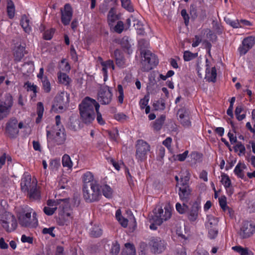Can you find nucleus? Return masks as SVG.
<instances>
[{"label": "nucleus", "instance_id": "1", "mask_svg": "<svg viewBox=\"0 0 255 255\" xmlns=\"http://www.w3.org/2000/svg\"><path fill=\"white\" fill-rule=\"evenodd\" d=\"M99 109L100 105L95 100L86 97L79 105L81 121L86 125H89L95 120L96 113L98 123L101 126L104 125L105 121L99 112Z\"/></svg>", "mask_w": 255, "mask_h": 255}, {"label": "nucleus", "instance_id": "2", "mask_svg": "<svg viewBox=\"0 0 255 255\" xmlns=\"http://www.w3.org/2000/svg\"><path fill=\"white\" fill-rule=\"evenodd\" d=\"M18 221L21 227L35 228L38 226V219L37 214L33 212V209L26 206L23 209L22 212L18 217Z\"/></svg>", "mask_w": 255, "mask_h": 255}, {"label": "nucleus", "instance_id": "3", "mask_svg": "<svg viewBox=\"0 0 255 255\" xmlns=\"http://www.w3.org/2000/svg\"><path fill=\"white\" fill-rule=\"evenodd\" d=\"M91 190L88 189L87 185H84L83 187V198L87 203H92L97 201L101 196L100 189V184L97 181L90 183Z\"/></svg>", "mask_w": 255, "mask_h": 255}, {"label": "nucleus", "instance_id": "4", "mask_svg": "<svg viewBox=\"0 0 255 255\" xmlns=\"http://www.w3.org/2000/svg\"><path fill=\"white\" fill-rule=\"evenodd\" d=\"M142 59L141 64V70L143 72H148L156 67L158 63L157 56L148 50H143L140 51Z\"/></svg>", "mask_w": 255, "mask_h": 255}, {"label": "nucleus", "instance_id": "5", "mask_svg": "<svg viewBox=\"0 0 255 255\" xmlns=\"http://www.w3.org/2000/svg\"><path fill=\"white\" fill-rule=\"evenodd\" d=\"M142 59L141 64V70L143 72H148L156 67L158 63L157 56L148 50H143L140 51Z\"/></svg>", "mask_w": 255, "mask_h": 255}, {"label": "nucleus", "instance_id": "6", "mask_svg": "<svg viewBox=\"0 0 255 255\" xmlns=\"http://www.w3.org/2000/svg\"><path fill=\"white\" fill-rule=\"evenodd\" d=\"M135 158L138 162H142L147 158V153L150 151V145L143 139H138L135 145Z\"/></svg>", "mask_w": 255, "mask_h": 255}, {"label": "nucleus", "instance_id": "7", "mask_svg": "<svg viewBox=\"0 0 255 255\" xmlns=\"http://www.w3.org/2000/svg\"><path fill=\"white\" fill-rule=\"evenodd\" d=\"M148 245L151 253L155 255L160 254L167 248L166 242L160 237H152L148 243Z\"/></svg>", "mask_w": 255, "mask_h": 255}, {"label": "nucleus", "instance_id": "8", "mask_svg": "<svg viewBox=\"0 0 255 255\" xmlns=\"http://www.w3.org/2000/svg\"><path fill=\"white\" fill-rule=\"evenodd\" d=\"M61 201L63 203L60 205L59 207V210H60L59 215L64 220V221L62 222L60 224L61 225H67L73 219L72 215V211L67 199H63Z\"/></svg>", "mask_w": 255, "mask_h": 255}, {"label": "nucleus", "instance_id": "9", "mask_svg": "<svg viewBox=\"0 0 255 255\" xmlns=\"http://www.w3.org/2000/svg\"><path fill=\"white\" fill-rule=\"evenodd\" d=\"M112 89L107 85H103L98 93V100L102 105H108L112 100Z\"/></svg>", "mask_w": 255, "mask_h": 255}, {"label": "nucleus", "instance_id": "10", "mask_svg": "<svg viewBox=\"0 0 255 255\" xmlns=\"http://www.w3.org/2000/svg\"><path fill=\"white\" fill-rule=\"evenodd\" d=\"M1 226L7 232H11L17 226V220L14 215L10 213H5L1 220Z\"/></svg>", "mask_w": 255, "mask_h": 255}, {"label": "nucleus", "instance_id": "11", "mask_svg": "<svg viewBox=\"0 0 255 255\" xmlns=\"http://www.w3.org/2000/svg\"><path fill=\"white\" fill-rule=\"evenodd\" d=\"M165 210L160 206L156 207L153 211V215L152 216L156 219L158 224H161L164 221H166L171 216V211L168 208H164Z\"/></svg>", "mask_w": 255, "mask_h": 255}, {"label": "nucleus", "instance_id": "12", "mask_svg": "<svg viewBox=\"0 0 255 255\" xmlns=\"http://www.w3.org/2000/svg\"><path fill=\"white\" fill-rule=\"evenodd\" d=\"M255 233V225L249 221H246L243 222L242 226L238 232V235L242 239L250 238Z\"/></svg>", "mask_w": 255, "mask_h": 255}, {"label": "nucleus", "instance_id": "13", "mask_svg": "<svg viewBox=\"0 0 255 255\" xmlns=\"http://www.w3.org/2000/svg\"><path fill=\"white\" fill-rule=\"evenodd\" d=\"M189 182V181H186L182 184H178V187L176 188L178 189V194L180 200L185 203H188L189 201L192 192V189L190 187Z\"/></svg>", "mask_w": 255, "mask_h": 255}, {"label": "nucleus", "instance_id": "14", "mask_svg": "<svg viewBox=\"0 0 255 255\" xmlns=\"http://www.w3.org/2000/svg\"><path fill=\"white\" fill-rule=\"evenodd\" d=\"M17 124L18 121L15 118L10 119L6 124L5 132L11 138H16L19 133Z\"/></svg>", "mask_w": 255, "mask_h": 255}, {"label": "nucleus", "instance_id": "15", "mask_svg": "<svg viewBox=\"0 0 255 255\" xmlns=\"http://www.w3.org/2000/svg\"><path fill=\"white\" fill-rule=\"evenodd\" d=\"M255 44V36H249L245 37L242 44L239 47L238 51L240 55H245Z\"/></svg>", "mask_w": 255, "mask_h": 255}, {"label": "nucleus", "instance_id": "16", "mask_svg": "<svg viewBox=\"0 0 255 255\" xmlns=\"http://www.w3.org/2000/svg\"><path fill=\"white\" fill-rule=\"evenodd\" d=\"M54 142L58 145L63 144L66 139V132L63 126H61L60 128L54 129L52 134Z\"/></svg>", "mask_w": 255, "mask_h": 255}, {"label": "nucleus", "instance_id": "17", "mask_svg": "<svg viewBox=\"0 0 255 255\" xmlns=\"http://www.w3.org/2000/svg\"><path fill=\"white\" fill-rule=\"evenodd\" d=\"M200 211V202L198 201H194L187 213L188 219L191 223H193L197 220Z\"/></svg>", "mask_w": 255, "mask_h": 255}, {"label": "nucleus", "instance_id": "18", "mask_svg": "<svg viewBox=\"0 0 255 255\" xmlns=\"http://www.w3.org/2000/svg\"><path fill=\"white\" fill-rule=\"evenodd\" d=\"M36 182L31 181V175L28 173H24L21 179L20 189L23 193H26L33 187H35Z\"/></svg>", "mask_w": 255, "mask_h": 255}, {"label": "nucleus", "instance_id": "19", "mask_svg": "<svg viewBox=\"0 0 255 255\" xmlns=\"http://www.w3.org/2000/svg\"><path fill=\"white\" fill-rule=\"evenodd\" d=\"M73 16V10L71 6L69 3L64 5L63 10H61V20L65 26L69 24Z\"/></svg>", "mask_w": 255, "mask_h": 255}, {"label": "nucleus", "instance_id": "20", "mask_svg": "<svg viewBox=\"0 0 255 255\" xmlns=\"http://www.w3.org/2000/svg\"><path fill=\"white\" fill-rule=\"evenodd\" d=\"M210 62L208 59H206L205 79L209 82L215 83L217 79V70L214 66L210 69Z\"/></svg>", "mask_w": 255, "mask_h": 255}, {"label": "nucleus", "instance_id": "21", "mask_svg": "<svg viewBox=\"0 0 255 255\" xmlns=\"http://www.w3.org/2000/svg\"><path fill=\"white\" fill-rule=\"evenodd\" d=\"M102 67V71L103 74L104 82L107 81L108 78V69L112 68L113 70H115V65L112 60L109 59L106 61H103L101 62Z\"/></svg>", "mask_w": 255, "mask_h": 255}, {"label": "nucleus", "instance_id": "22", "mask_svg": "<svg viewBox=\"0 0 255 255\" xmlns=\"http://www.w3.org/2000/svg\"><path fill=\"white\" fill-rule=\"evenodd\" d=\"M246 168L247 166L244 163L239 162L234 170V173L238 178L243 179L244 181H247V179L245 175L244 171Z\"/></svg>", "mask_w": 255, "mask_h": 255}, {"label": "nucleus", "instance_id": "23", "mask_svg": "<svg viewBox=\"0 0 255 255\" xmlns=\"http://www.w3.org/2000/svg\"><path fill=\"white\" fill-rule=\"evenodd\" d=\"M119 19V16L116 14V9L112 7L107 15V22L111 29L113 27L115 22Z\"/></svg>", "mask_w": 255, "mask_h": 255}, {"label": "nucleus", "instance_id": "24", "mask_svg": "<svg viewBox=\"0 0 255 255\" xmlns=\"http://www.w3.org/2000/svg\"><path fill=\"white\" fill-rule=\"evenodd\" d=\"M114 55L116 65L120 68H124L125 66V59L123 53L117 49L114 51Z\"/></svg>", "mask_w": 255, "mask_h": 255}, {"label": "nucleus", "instance_id": "25", "mask_svg": "<svg viewBox=\"0 0 255 255\" xmlns=\"http://www.w3.org/2000/svg\"><path fill=\"white\" fill-rule=\"evenodd\" d=\"M31 23L28 17L24 14L22 15L20 20V25L23 30L27 33L29 34L32 31Z\"/></svg>", "mask_w": 255, "mask_h": 255}, {"label": "nucleus", "instance_id": "26", "mask_svg": "<svg viewBox=\"0 0 255 255\" xmlns=\"http://www.w3.org/2000/svg\"><path fill=\"white\" fill-rule=\"evenodd\" d=\"M247 110L244 108L242 104H240L237 106L235 111V114L236 119L239 121H241L245 119L246 117Z\"/></svg>", "mask_w": 255, "mask_h": 255}, {"label": "nucleus", "instance_id": "27", "mask_svg": "<svg viewBox=\"0 0 255 255\" xmlns=\"http://www.w3.org/2000/svg\"><path fill=\"white\" fill-rule=\"evenodd\" d=\"M25 47L21 45L17 46L13 52L14 60L16 62L21 61L25 54Z\"/></svg>", "mask_w": 255, "mask_h": 255}, {"label": "nucleus", "instance_id": "28", "mask_svg": "<svg viewBox=\"0 0 255 255\" xmlns=\"http://www.w3.org/2000/svg\"><path fill=\"white\" fill-rule=\"evenodd\" d=\"M120 44L126 52L128 53V54H130L132 53L131 46L128 40V37H123L120 41Z\"/></svg>", "mask_w": 255, "mask_h": 255}, {"label": "nucleus", "instance_id": "29", "mask_svg": "<svg viewBox=\"0 0 255 255\" xmlns=\"http://www.w3.org/2000/svg\"><path fill=\"white\" fill-rule=\"evenodd\" d=\"M28 196L30 199L34 200H39L41 195L40 191L37 189V185L27 192Z\"/></svg>", "mask_w": 255, "mask_h": 255}, {"label": "nucleus", "instance_id": "30", "mask_svg": "<svg viewBox=\"0 0 255 255\" xmlns=\"http://www.w3.org/2000/svg\"><path fill=\"white\" fill-rule=\"evenodd\" d=\"M90 235L92 237L99 238L103 234V230L100 226L94 225L90 229Z\"/></svg>", "mask_w": 255, "mask_h": 255}, {"label": "nucleus", "instance_id": "31", "mask_svg": "<svg viewBox=\"0 0 255 255\" xmlns=\"http://www.w3.org/2000/svg\"><path fill=\"white\" fill-rule=\"evenodd\" d=\"M165 118V115H162L152 123V128L154 130L159 131L162 128Z\"/></svg>", "mask_w": 255, "mask_h": 255}, {"label": "nucleus", "instance_id": "32", "mask_svg": "<svg viewBox=\"0 0 255 255\" xmlns=\"http://www.w3.org/2000/svg\"><path fill=\"white\" fill-rule=\"evenodd\" d=\"M44 110V109L43 103L40 102H38L36 107V113L37 115V117L35 120V123L36 124H39L41 122L43 117Z\"/></svg>", "mask_w": 255, "mask_h": 255}, {"label": "nucleus", "instance_id": "33", "mask_svg": "<svg viewBox=\"0 0 255 255\" xmlns=\"http://www.w3.org/2000/svg\"><path fill=\"white\" fill-rule=\"evenodd\" d=\"M54 102L55 106L58 107L59 109L63 110L65 103L64 93H61L57 95L55 98Z\"/></svg>", "mask_w": 255, "mask_h": 255}, {"label": "nucleus", "instance_id": "34", "mask_svg": "<svg viewBox=\"0 0 255 255\" xmlns=\"http://www.w3.org/2000/svg\"><path fill=\"white\" fill-rule=\"evenodd\" d=\"M57 78L59 83L65 86L69 85L71 79L66 73L59 72L57 74Z\"/></svg>", "mask_w": 255, "mask_h": 255}, {"label": "nucleus", "instance_id": "35", "mask_svg": "<svg viewBox=\"0 0 255 255\" xmlns=\"http://www.w3.org/2000/svg\"><path fill=\"white\" fill-rule=\"evenodd\" d=\"M116 218L119 223L124 228H126L128 225V221L127 218H124L122 215L120 209H118L116 212Z\"/></svg>", "mask_w": 255, "mask_h": 255}, {"label": "nucleus", "instance_id": "36", "mask_svg": "<svg viewBox=\"0 0 255 255\" xmlns=\"http://www.w3.org/2000/svg\"><path fill=\"white\" fill-rule=\"evenodd\" d=\"M13 105V98L10 95H7L5 97L4 101L0 102V107H2L10 110Z\"/></svg>", "mask_w": 255, "mask_h": 255}, {"label": "nucleus", "instance_id": "37", "mask_svg": "<svg viewBox=\"0 0 255 255\" xmlns=\"http://www.w3.org/2000/svg\"><path fill=\"white\" fill-rule=\"evenodd\" d=\"M100 190H102L103 195L107 198H111L113 195V190L111 187L107 185H100Z\"/></svg>", "mask_w": 255, "mask_h": 255}, {"label": "nucleus", "instance_id": "38", "mask_svg": "<svg viewBox=\"0 0 255 255\" xmlns=\"http://www.w3.org/2000/svg\"><path fill=\"white\" fill-rule=\"evenodd\" d=\"M62 163L64 167L67 168L68 169H72L73 167V162L70 156L67 154H64L62 157Z\"/></svg>", "mask_w": 255, "mask_h": 255}, {"label": "nucleus", "instance_id": "39", "mask_svg": "<svg viewBox=\"0 0 255 255\" xmlns=\"http://www.w3.org/2000/svg\"><path fill=\"white\" fill-rule=\"evenodd\" d=\"M234 151L238 152L239 156L245 155L246 154V148L244 144L241 141L237 142V144L233 147Z\"/></svg>", "mask_w": 255, "mask_h": 255}, {"label": "nucleus", "instance_id": "40", "mask_svg": "<svg viewBox=\"0 0 255 255\" xmlns=\"http://www.w3.org/2000/svg\"><path fill=\"white\" fill-rule=\"evenodd\" d=\"M6 10L9 18H13L15 14V6L13 2L11 0H7Z\"/></svg>", "mask_w": 255, "mask_h": 255}, {"label": "nucleus", "instance_id": "41", "mask_svg": "<svg viewBox=\"0 0 255 255\" xmlns=\"http://www.w3.org/2000/svg\"><path fill=\"white\" fill-rule=\"evenodd\" d=\"M221 182L224 185L225 188L230 187L232 185L231 180L229 176L225 173H222L221 174Z\"/></svg>", "mask_w": 255, "mask_h": 255}, {"label": "nucleus", "instance_id": "42", "mask_svg": "<svg viewBox=\"0 0 255 255\" xmlns=\"http://www.w3.org/2000/svg\"><path fill=\"white\" fill-rule=\"evenodd\" d=\"M153 107L155 111H162L165 108V101L163 99L156 101L153 104Z\"/></svg>", "mask_w": 255, "mask_h": 255}, {"label": "nucleus", "instance_id": "43", "mask_svg": "<svg viewBox=\"0 0 255 255\" xmlns=\"http://www.w3.org/2000/svg\"><path fill=\"white\" fill-rule=\"evenodd\" d=\"M189 111L185 107L178 110L177 115L178 117V120L180 121L184 118L189 117Z\"/></svg>", "mask_w": 255, "mask_h": 255}, {"label": "nucleus", "instance_id": "44", "mask_svg": "<svg viewBox=\"0 0 255 255\" xmlns=\"http://www.w3.org/2000/svg\"><path fill=\"white\" fill-rule=\"evenodd\" d=\"M121 1L122 6L129 12L134 11L133 6L131 3V0H120Z\"/></svg>", "mask_w": 255, "mask_h": 255}, {"label": "nucleus", "instance_id": "45", "mask_svg": "<svg viewBox=\"0 0 255 255\" xmlns=\"http://www.w3.org/2000/svg\"><path fill=\"white\" fill-rule=\"evenodd\" d=\"M42 84V89L44 92L46 93H48L50 92L51 88L50 81L48 79L47 76H44V79L41 80Z\"/></svg>", "mask_w": 255, "mask_h": 255}, {"label": "nucleus", "instance_id": "46", "mask_svg": "<svg viewBox=\"0 0 255 255\" xmlns=\"http://www.w3.org/2000/svg\"><path fill=\"white\" fill-rule=\"evenodd\" d=\"M94 175L93 173L90 171H87L83 175V181L84 183V185H87L86 184L88 183H92L94 182Z\"/></svg>", "mask_w": 255, "mask_h": 255}, {"label": "nucleus", "instance_id": "47", "mask_svg": "<svg viewBox=\"0 0 255 255\" xmlns=\"http://www.w3.org/2000/svg\"><path fill=\"white\" fill-rule=\"evenodd\" d=\"M198 56V53H193L189 51H185L183 53V59L185 61H191Z\"/></svg>", "mask_w": 255, "mask_h": 255}, {"label": "nucleus", "instance_id": "48", "mask_svg": "<svg viewBox=\"0 0 255 255\" xmlns=\"http://www.w3.org/2000/svg\"><path fill=\"white\" fill-rule=\"evenodd\" d=\"M232 249L239 253L241 255H250L252 252H249L247 248H243L240 246H236L232 247Z\"/></svg>", "mask_w": 255, "mask_h": 255}, {"label": "nucleus", "instance_id": "49", "mask_svg": "<svg viewBox=\"0 0 255 255\" xmlns=\"http://www.w3.org/2000/svg\"><path fill=\"white\" fill-rule=\"evenodd\" d=\"M175 180L176 182V188L178 187V184H182V183H185L186 181H189L190 180V174L188 172L186 175L184 177L181 176L180 178L177 175L175 176Z\"/></svg>", "mask_w": 255, "mask_h": 255}, {"label": "nucleus", "instance_id": "50", "mask_svg": "<svg viewBox=\"0 0 255 255\" xmlns=\"http://www.w3.org/2000/svg\"><path fill=\"white\" fill-rule=\"evenodd\" d=\"M219 203L220 206L223 211H225L228 210L230 211L231 209L227 205V198L225 196H222L219 198Z\"/></svg>", "mask_w": 255, "mask_h": 255}, {"label": "nucleus", "instance_id": "51", "mask_svg": "<svg viewBox=\"0 0 255 255\" xmlns=\"http://www.w3.org/2000/svg\"><path fill=\"white\" fill-rule=\"evenodd\" d=\"M124 27L125 26L124 22L122 21L119 20L115 26H113L112 28H113L115 32L120 34L123 31Z\"/></svg>", "mask_w": 255, "mask_h": 255}, {"label": "nucleus", "instance_id": "52", "mask_svg": "<svg viewBox=\"0 0 255 255\" xmlns=\"http://www.w3.org/2000/svg\"><path fill=\"white\" fill-rule=\"evenodd\" d=\"M186 203L183 202V206L179 203H177L175 205L177 211L183 214L185 213L186 211L188 209V206L186 204Z\"/></svg>", "mask_w": 255, "mask_h": 255}, {"label": "nucleus", "instance_id": "53", "mask_svg": "<svg viewBox=\"0 0 255 255\" xmlns=\"http://www.w3.org/2000/svg\"><path fill=\"white\" fill-rule=\"evenodd\" d=\"M125 247L127 249V250H129L128 252L127 251L123 252L122 253L123 255H135V250L133 246L130 243H126L125 244Z\"/></svg>", "mask_w": 255, "mask_h": 255}, {"label": "nucleus", "instance_id": "54", "mask_svg": "<svg viewBox=\"0 0 255 255\" xmlns=\"http://www.w3.org/2000/svg\"><path fill=\"white\" fill-rule=\"evenodd\" d=\"M24 88L26 89L27 91L36 92L37 91L38 87L33 83H32L29 81H27L24 83Z\"/></svg>", "mask_w": 255, "mask_h": 255}, {"label": "nucleus", "instance_id": "55", "mask_svg": "<svg viewBox=\"0 0 255 255\" xmlns=\"http://www.w3.org/2000/svg\"><path fill=\"white\" fill-rule=\"evenodd\" d=\"M149 101V95L148 94L145 95L144 97L140 99L139 102V105L141 110H143L145 107L148 106Z\"/></svg>", "mask_w": 255, "mask_h": 255}, {"label": "nucleus", "instance_id": "56", "mask_svg": "<svg viewBox=\"0 0 255 255\" xmlns=\"http://www.w3.org/2000/svg\"><path fill=\"white\" fill-rule=\"evenodd\" d=\"M118 92L119 95L118 96V102L120 104H123L124 102V93L123 86L119 84L117 86Z\"/></svg>", "mask_w": 255, "mask_h": 255}, {"label": "nucleus", "instance_id": "57", "mask_svg": "<svg viewBox=\"0 0 255 255\" xmlns=\"http://www.w3.org/2000/svg\"><path fill=\"white\" fill-rule=\"evenodd\" d=\"M120 250V247L118 242H113L110 250L111 255H117L119 253Z\"/></svg>", "mask_w": 255, "mask_h": 255}, {"label": "nucleus", "instance_id": "58", "mask_svg": "<svg viewBox=\"0 0 255 255\" xmlns=\"http://www.w3.org/2000/svg\"><path fill=\"white\" fill-rule=\"evenodd\" d=\"M54 32V30L53 28L46 30L43 33V38L47 40H51L53 37Z\"/></svg>", "mask_w": 255, "mask_h": 255}, {"label": "nucleus", "instance_id": "59", "mask_svg": "<svg viewBox=\"0 0 255 255\" xmlns=\"http://www.w3.org/2000/svg\"><path fill=\"white\" fill-rule=\"evenodd\" d=\"M218 234V231L217 229L215 228H212L211 227V228L209 229L208 231V237L210 239H214L217 236Z\"/></svg>", "mask_w": 255, "mask_h": 255}, {"label": "nucleus", "instance_id": "60", "mask_svg": "<svg viewBox=\"0 0 255 255\" xmlns=\"http://www.w3.org/2000/svg\"><path fill=\"white\" fill-rule=\"evenodd\" d=\"M109 135L111 140L118 142V138L119 136V130L117 129L114 131H109Z\"/></svg>", "mask_w": 255, "mask_h": 255}, {"label": "nucleus", "instance_id": "61", "mask_svg": "<svg viewBox=\"0 0 255 255\" xmlns=\"http://www.w3.org/2000/svg\"><path fill=\"white\" fill-rule=\"evenodd\" d=\"M190 14L193 19H196L198 16L196 6L194 4H191L190 6Z\"/></svg>", "mask_w": 255, "mask_h": 255}, {"label": "nucleus", "instance_id": "62", "mask_svg": "<svg viewBox=\"0 0 255 255\" xmlns=\"http://www.w3.org/2000/svg\"><path fill=\"white\" fill-rule=\"evenodd\" d=\"M180 123L185 128H189L191 126V122L190 117L180 120Z\"/></svg>", "mask_w": 255, "mask_h": 255}, {"label": "nucleus", "instance_id": "63", "mask_svg": "<svg viewBox=\"0 0 255 255\" xmlns=\"http://www.w3.org/2000/svg\"><path fill=\"white\" fill-rule=\"evenodd\" d=\"M181 15L184 20L185 24L187 26L189 23L190 17L185 9L181 10Z\"/></svg>", "mask_w": 255, "mask_h": 255}, {"label": "nucleus", "instance_id": "64", "mask_svg": "<svg viewBox=\"0 0 255 255\" xmlns=\"http://www.w3.org/2000/svg\"><path fill=\"white\" fill-rule=\"evenodd\" d=\"M148 45V42L144 39H141L138 41V46L141 50H145Z\"/></svg>", "mask_w": 255, "mask_h": 255}]
</instances>
